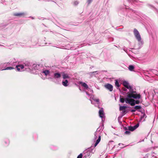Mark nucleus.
Masks as SVG:
<instances>
[{"label":"nucleus","instance_id":"f257e3e1","mask_svg":"<svg viewBox=\"0 0 158 158\" xmlns=\"http://www.w3.org/2000/svg\"><path fill=\"white\" fill-rule=\"evenodd\" d=\"M123 85L124 86L123 88V93L127 94L126 97L125 98H120V101L122 103H124L125 101L126 102L127 98H133L135 99H139L141 98V96L139 94H138L135 90V89L133 88V86L130 85L129 83L126 81L123 82Z\"/></svg>","mask_w":158,"mask_h":158},{"label":"nucleus","instance_id":"f03ea898","mask_svg":"<svg viewBox=\"0 0 158 158\" xmlns=\"http://www.w3.org/2000/svg\"><path fill=\"white\" fill-rule=\"evenodd\" d=\"M27 65L28 67V69L29 70L31 71L38 70L40 68L39 65L37 64H34L32 65L29 62H27L25 64V67Z\"/></svg>","mask_w":158,"mask_h":158},{"label":"nucleus","instance_id":"7ed1b4c3","mask_svg":"<svg viewBox=\"0 0 158 158\" xmlns=\"http://www.w3.org/2000/svg\"><path fill=\"white\" fill-rule=\"evenodd\" d=\"M133 98H127L126 99V103L130 104L131 106H134L135 104H138L140 103L139 100H135Z\"/></svg>","mask_w":158,"mask_h":158},{"label":"nucleus","instance_id":"20e7f679","mask_svg":"<svg viewBox=\"0 0 158 158\" xmlns=\"http://www.w3.org/2000/svg\"><path fill=\"white\" fill-rule=\"evenodd\" d=\"M94 139L95 140H96L97 139H97L96 141L94 144V147H96L99 143L101 139V137L100 134H99V133L95 132L94 133Z\"/></svg>","mask_w":158,"mask_h":158},{"label":"nucleus","instance_id":"39448f33","mask_svg":"<svg viewBox=\"0 0 158 158\" xmlns=\"http://www.w3.org/2000/svg\"><path fill=\"white\" fill-rule=\"evenodd\" d=\"M134 33L135 36L137 40L139 42L142 43L141 38V36L138 30L136 29H134Z\"/></svg>","mask_w":158,"mask_h":158},{"label":"nucleus","instance_id":"423d86ee","mask_svg":"<svg viewBox=\"0 0 158 158\" xmlns=\"http://www.w3.org/2000/svg\"><path fill=\"white\" fill-rule=\"evenodd\" d=\"M27 62H26L24 63V65H17L16 66V68H17V69L19 71H23L24 70V68H25L26 69H28V67L27 66L25 67V64Z\"/></svg>","mask_w":158,"mask_h":158},{"label":"nucleus","instance_id":"0eeeda50","mask_svg":"<svg viewBox=\"0 0 158 158\" xmlns=\"http://www.w3.org/2000/svg\"><path fill=\"white\" fill-rule=\"evenodd\" d=\"M99 115L100 118L102 119V120H103L104 119L105 114L102 108L100 109L99 111Z\"/></svg>","mask_w":158,"mask_h":158},{"label":"nucleus","instance_id":"6e6552de","mask_svg":"<svg viewBox=\"0 0 158 158\" xmlns=\"http://www.w3.org/2000/svg\"><path fill=\"white\" fill-rule=\"evenodd\" d=\"M105 87L109 90L110 91H112L113 90V86L111 84L108 83L105 85Z\"/></svg>","mask_w":158,"mask_h":158},{"label":"nucleus","instance_id":"1a4fd4ad","mask_svg":"<svg viewBox=\"0 0 158 158\" xmlns=\"http://www.w3.org/2000/svg\"><path fill=\"white\" fill-rule=\"evenodd\" d=\"M54 77L55 78H58L60 77L61 74L59 73H56L54 74Z\"/></svg>","mask_w":158,"mask_h":158},{"label":"nucleus","instance_id":"9d476101","mask_svg":"<svg viewBox=\"0 0 158 158\" xmlns=\"http://www.w3.org/2000/svg\"><path fill=\"white\" fill-rule=\"evenodd\" d=\"M42 73H44L45 76H47L49 74L50 71L48 70L45 69L43 70Z\"/></svg>","mask_w":158,"mask_h":158},{"label":"nucleus","instance_id":"9b49d317","mask_svg":"<svg viewBox=\"0 0 158 158\" xmlns=\"http://www.w3.org/2000/svg\"><path fill=\"white\" fill-rule=\"evenodd\" d=\"M103 126H100L97 128V131L95 132L99 133V134H100V133L101 132L100 131L102 129H103Z\"/></svg>","mask_w":158,"mask_h":158},{"label":"nucleus","instance_id":"f8f14e48","mask_svg":"<svg viewBox=\"0 0 158 158\" xmlns=\"http://www.w3.org/2000/svg\"><path fill=\"white\" fill-rule=\"evenodd\" d=\"M25 15L24 13H15L14 14V15L17 16H20Z\"/></svg>","mask_w":158,"mask_h":158},{"label":"nucleus","instance_id":"ddd939ff","mask_svg":"<svg viewBox=\"0 0 158 158\" xmlns=\"http://www.w3.org/2000/svg\"><path fill=\"white\" fill-rule=\"evenodd\" d=\"M68 81L67 80H65L64 81H62V85L64 86H68Z\"/></svg>","mask_w":158,"mask_h":158},{"label":"nucleus","instance_id":"4468645a","mask_svg":"<svg viewBox=\"0 0 158 158\" xmlns=\"http://www.w3.org/2000/svg\"><path fill=\"white\" fill-rule=\"evenodd\" d=\"M63 78L64 79H69L70 77L67 74L64 73L63 75Z\"/></svg>","mask_w":158,"mask_h":158},{"label":"nucleus","instance_id":"2eb2a0df","mask_svg":"<svg viewBox=\"0 0 158 158\" xmlns=\"http://www.w3.org/2000/svg\"><path fill=\"white\" fill-rule=\"evenodd\" d=\"M80 84H81V85L85 89H87L88 88V85L85 83L81 82Z\"/></svg>","mask_w":158,"mask_h":158},{"label":"nucleus","instance_id":"dca6fc26","mask_svg":"<svg viewBox=\"0 0 158 158\" xmlns=\"http://www.w3.org/2000/svg\"><path fill=\"white\" fill-rule=\"evenodd\" d=\"M134 69V67L133 65H130L129 66L128 69L131 71H133Z\"/></svg>","mask_w":158,"mask_h":158},{"label":"nucleus","instance_id":"f3484780","mask_svg":"<svg viewBox=\"0 0 158 158\" xmlns=\"http://www.w3.org/2000/svg\"><path fill=\"white\" fill-rule=\"evenodd\" d=\"M127 107L126 106H120L119 107V110L120 111H122L125 110L126 108Z\"/></svg>","mask_w":158,"mask_h":158},{"label":"nucleus","instance_id":"a211bd4d","mask_svg":"<svg viewBox=\"0 0 158 158\" xmlns=\"http://www.w3.org/2000/svg\"><path fill=\"white\" fill-rule=\"evenodd\" d=\"M84 154H85V157H86L87 156H88L90 155V152L89 151H87Z\"/></svg>","mask_w":158,"mask_h":158},{"label":"nucleus","instance_id":"6ab92c4d","mask_svg":"<svg viewBox=\"0 0 158 158\" xmlns=\"http://www.w3.org/2000/svg\"><path fill=\"white\" fill-rule=\"evenodd\" d=\"M134 108L135 110H139L141 108V107L139 106H134Z\"/></svg>","mask_w":158,"mask_h":158},{"label":"nucleus","instance_id":"aec40b11","mask_svg":"<svg viewBox=\"0 0 158 158\" xmlns=\"http://www.w3.org/2000/svg\"><path fill=\"white\" fill-rule=\"evenodd\" d=\"M135 130L134 127H129V131H133Z\"/></svg>","mask_w":158,"mask_h":158},{"label":"nucleus","instance_id":"412c9836","mask_svg":"<svg viewBox=\"0 0 158 158\" xmlns=\"http://www.w3.org/2000/svg\"><path fill=\"white\" fill-rule=\"evenodd\" d=\"M115 85L116 86H117L118 87H119L120 86V85L118 81L116 80L115 82Z\"/></svg>","mask_w":158,"mask_h":158},{"label":"nucleus","instance_id":"4be33fe9","mask_svg":"<svg viewBox=\"0 0 158 158\" xmlns=\"http://www.w3.org/2000/svg\"><path fill=\"white\" fill-rule=\"evenodd\" d=\"M122 114L123 115H124L126 113L125 110H122Z\"/></svg>","mask_w":158,"mask_h":158},{"label":"nucleus","instance_id":"5701e85b","mask_svg":"<svg viewBox=\"0 0 158 158\" xmlns=\"http://www.w3.org/2000/svg\"><path fill=\"white\" fill-rule=\"evenodd\" d=\"M93 100H94V101H95L98 103H99V99H93Z\"/></svg>","mask_w":158,"mask_h":158},{"label":"nucleus","instance_id":"b1692460","mask_svg":"<svg viewBox=\"0 0 158 158\" xmlns=\"http://www.w3.org/2000/svg\"><path fill=\"white\" fill-rule=\"evenodd\" d=\"M130 133V132L129 131H126L125 132V134L127 135H129Z\"/></svg>","mask_w":158,"mask_h":158},{"label":"nucleus","instance_id":"393cba45","mask_svg":"<svg viewBox=\"0 0 158 158\" xmlns=\"http://www.w3.org/2000/svg\"><path fill=\"white\" fill-rule=\"evenodd\" d=\"M82 154L81 153L78 156L77 158H82Z\"/></svg>","mask_w":158,"mask_h":158},{"label":"nucleus","instance_id":"a878e982","mask_svg":"<svg viewBox=\"0 0 158 158\" xmlns=\"http://www.w3.org/2000/svg\"><path fill=\"white\" fill-rule=\"evenodd\" d=\"M139 126V125L138 124H136V125H135L134 127L135 128V129H136Z\"/></svg>","mask_w":158,"mask_h":158},{"label":"nucleus","instance_id":"bb28decb","mask_svg":"<svg viewBox=\"0 0 158 158\" xmlns=\"http://www.w3.org/2000/svg\"><path fill=\"white\" fill-rule=\"evenodd\" d=\"M78 2L77 1H76L75 2H74V4L75 5H78Z\"/></svg>","mask_w":158,"mask_h":158},{"label":"nucleus","instance_id":"cd10ccee","mask_svg":"<svg viewBox=\"0 0 158 158\" xmlns=\"http://www.w3.org/2000/svg\"><path fill=\"white\" fill-rule=\"evenodd\" d=\"M146 117V115L145 114H144L141 117V118L142 119L143 118H145Z\"/></svg>","mask_w":158,"mask_h":158},{"label":"nucleus","instance_id":"c85d7f7f","mask_svg":"<svg viewBox=\"0 0 158 158\" xmlns=\"http://www.w3.org/2000/svg\"><path fill=\"white\" fill-rule=\"evenodd\" d=\"M92 0H87V2L88 4H89L92 2Z\"/></svg>","mask_w":158,"mask_h":158},{"label":"nucleus","instance_id":"c756f323","mask_svg":"<svg viewBox=\"0 0 158 158\" xmlns=\"http://www.w3.org/2000/svg\"><path fill=\"white\" fill-rule=\"evenodd\" d=\"M131 112H134L135 111V109H132L131 110Z\"/></svg>","mask_w":158,"mask_h":158},{"label":"nucleus","instance_id":"7c9ffc66","mask_svg":"<svg viewBox=\"0 0 158 158\" xmlns=\"http://www.w3.org/2000/svg\"><path fill=\"white\" fill-rule=\"evenodd\" d=\"M90 100L91 101V103L92 104H94V103H93V102L92 100H91V99H90Z\"/></svg>","mask_w":158,"mask_h":158},{"label":"nucleus","instance_id":"2f4dec72","mask_svg":"<svg viewBox=\"0 0 158 158\" xmlns=\"http://www.w3.org/2000/svg\"><path fill=\"white\" fill-rule=\"evenodd\" d=\"M152 72H154V73H156V71L155 70H152Z\"/></svg>","mask_w":158,"mask_h":158},{"label":"nucleus","instance_id":"473e14b6","mask_svg":"<svg viewBox=\"0 0 158 158\" xmlns=\"http://www.w3.org/2000/svg\"><path fill=\"white\" fill-rule=\"evenodd\" d=\"M5 64L2 63L1 64H0V66H1L2 65H3Z\"/></svg>","mask_w":158,"mask_h":158},{"label":"nucleus","instance_id":"72a5a7b5","mask_svg":"<svg viewBox=\"0 0 158 158\" xmlns=\"http://www.w3.org/2000/svg\"><path fill=\"white\" fill-rule=\"evenodd\" d=\"M86 94H87V95H88V96H89V94L88 93V92H86Z\"/></svg>","mask_w":158,"mask_h":158},{"label":"nucleus","instance_id":"f704fd0d","mask_svg":"<svg viewBox=\"0 0 158 158\" xmlns=\"http://www.w3.org/2000/svg\"><path fill=\"white\" fill-rule=\"evenodd\" d=\"M87 45H89V44H87Z\"/></svg>","mask_w":158,"mask_h":158},{"label":"nucleus","instance_id":"c9c22d12","mask_svg":"<svg viewBox=\"0 0 158 158\" xmlns=\"http://www.w3.org/2000/svg\"><path fill=\"white\" fill-rule=\"evenodd\" d=\"M121 144L120 143H119L118 145H120Z\"/></svg>","mask_w":158,"mask_h":158},{"label":"nucleus","instance_id":"e433bc0d","mask_svg":"<svg viewBox=\"0 0 158 158\" xmlns=\"http://www.w3.org/2000/svg\"><path fill=\"white\" fill-rule=\"evenodd\" d=\"M97 72V71H95V72H93V73H94V72Z\"/></svg>","mask_w":158,"mask_h":158}]
</instances>
